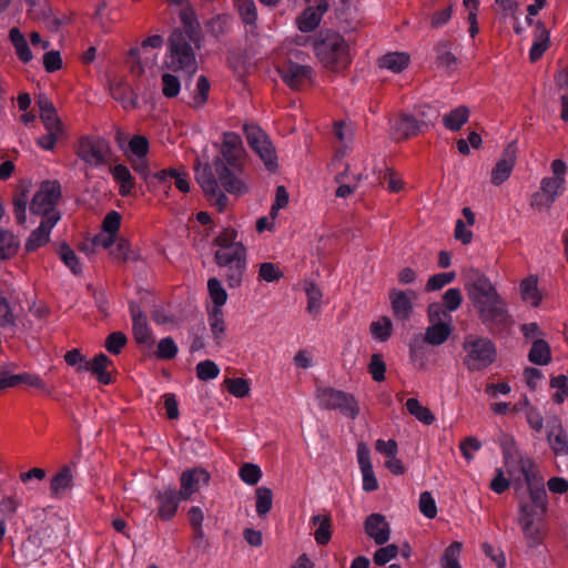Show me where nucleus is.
<instances>
[{"label": "nucleus", "instance_id": "412c9836", "mask_svg": "<svg viewBox=\"0 0 568 568\" xmlns=\"http://www.w3.org/2000/svg\"><path fill=\"white\" fill-rule=\"evenodd\" d=\"M333 133L338 144L335 148V154L332 165H336L349 152L353 142V129L344 121H337L333 125Z\"/></svg>", "mask_w": 568, "mask_h": 568}, {"label": "nucleus", "instance_id": "1a4fd4ad", "mask_svg": "<svg viewBox=\"0 0 568 568\" xmlns=\"http://www.w3.org/2000/svg\"><path fill=\"white\" fill-rule=\"evenodd\" d=\"M195 180L202 187L207 200L217 207L220 212H223L227 204V196L220 189V180L216 172L210 164L205 163L203 166L199 165L195 168Z\"/></svg>", "mask_w": 568, "mask_h": 568}, {"label": "nucleus", "instance_id": "ea45409f", "mask_svg": "<svg viewBox=\"0 0 568 568\" xmlns=\"http://www.w3.org/2000/svg\"><path fill=\"white\" fill-rule=\"evenodd\" d=\"M537 28L539 31L537 40L532 43L530 50H529V59L531 62L538 61L545 51L548 48L549 43V31L546 29L545 24L542 22L537 23Z\"/></svg>", "mask_w": 568, "mask_h": 568}, {"label": "nucleus", "instance_id": "58836bf2", "mask_svg": "<svg viewBox=\"0 0 568 568\" xmlns=\"http://www.w3.org/2000/svg\"><path fill=\"white\" fill-rule=\"evenodd\" d=\"M547 439L555 455H568V435L564 428H551L547 434Z\"/></svg>", "mask_w": 568, "mask_h": 568}, {"label": "nucleus", "instance_id": "c756f323", "mask_svg": "<svg viewBox=\"0 0 568 568\" xmlns=\"http://www.w3.org/2000/svg\"><path fill=\"white\" fill-rule=\"evenodd\" d=\"M409 55L404 52H389L378 59V67L393 73H400L409 64Z\"/></svg>", "mask_w": 568, "mask_h": 568}, {"label": "nucleus", "instance_id": "b1692460", "mask_svg": "<svg viewBox=\"0 0 568 568\" xmlns=\"http://www.w3.org/2000/svg\"><path fill=\"white\" fill-rule=\"evenodd\" d=\"M109 90L111 97L115 101L120 102L125 110L138 106V95L125 81L120 79L111 80L109 83Z\"/></svg>", "mask_w": 568, "mask_h": 568}, {"label": "nucleus", "instance_id": "4c0bfd02", "mask_svg": "<svg viewBox=\"0 0 568 568\" xmlns=\"http://www.w3.org/2000/svg\"><path fill=\"white\" fill-rule=\"evenodd\" d=\"M452 328L449 324L439 322L428 326L425 332V342L429 345H442L449 337Z\"/></svg>", "mask_w": 568, "mask_h": 568}, {"label": "nucleus", "instance_id": "20e7f679", "mask_svg": "<svg viewBox=\"0 0 568 568\" xmlns=\"http://www.w3.org/2000/svg\"><path fill=\"white\" fill-rule=\"evenodd\" d=\"M314 51L326 68H345L351 63L348 43L337 32L329 30L322 32L314 42Z\"/></svg>", "mask_w": 568, "mask_h": 568}, {"label": "nucleus", "instance_id": "c9c22d12", "mask_svg": "<svg viewBox=\"0 0 568 568\" xmlns=\"http://www.w3.org/2000/svg\"><path fill=\"white\" fill-rule=\"evenodd\" d=\"M9 39L14 47L18 59L23 63L30 62L33 55L23 33L18 28H12L9 31Z\"/></svg>", "mask_w": 568, "mask_h": 568}, {"label": "nucleus", "instance_id": "6ab92c4d", "mask_svg": "<svg viewBox=\"0 0 568 568\" xmlns=\"http://www.w3.org/2000/svg\"><path fill=\"white\" fill-rule=\"evenodd\" d=\"M59 220L60 215L42 217L40 225L31 232L27 240L24 244L26 251L31 253L45 245L50 240L51 230L54 227Z\"/></svg>", "mask_w": 568, "mask_h": 568}, {"label": "nucleus", "instance_id": "f704fd0d", "mask_svg": "<svg viewBox=\"0 0 568 568\" xmlns=\"http://www.w3.org/2000/svg\"><path fill=\"white\" fill-rule=\"evenodd\" d=\"M469 119V109L465 105H459L443 116V124L446 129L456 132L462 129V126Z\"/></svg>", "mask_w": 568, "mask_h": 568}, {"label": "nucleus", "instance_id": "dca6fc26", "mask_svg": "<svg viewBox=\"0 0 568 568\" xmlns=\"http://www.w3.org/2000/svg\"><path fill=\"white\" fill-rule=\"evenodd\" d=\"M278 71L283 82L294 90H300L313 75V69L310 65L292 61L283 65Z\"/></svg>", "mask_w": 568, "mask_h": 568}, {"label": "nucleus", "instance_id": "c85d7f7f", "mask_svg": "<svg viewBox=\"0 0 568 568\" xmlns=\"http://www.w3.org/2000/svg\"><path fill=\"white\" fill-rule=\"evenodd\" d=\"M246 258V248L244 245L229 246L227 248L217 250L214 253V262L219 267H225Z\"/></svg>", "mask_w": 568, "mask_h": 568}, {"label": "nucleus", "instance_id": "4468645a", "mask_svg": "<svg viewBox=\"0 0 568 568\" xmlns=\"http://www.w3.org/2000/svg\"><path fill=\"white\" fill-rule=\"evenodd\" d=\"M519 463L520 473L524 477L529 496H532L536 501L541 503L546 490L544 479L539 475L535 463L529 458L520 459Z\"/></svg>", "mask_w": 568, "mask_h": 568}, {"label": "nucleus", "instance_id": "a19ab883", "mask_svg": "<svg viewBox=\"0 0 568 568\" xmlns=\"http://www.w3.org/2000/svg\"><path fill=\"white\" fill-rule=\"evenodd\" d=\"M225 268V280L230 288H236L242 285L244 274L247 270V258H242V262L233 265H227Z\"/></svg>", "mask_w": 568, "mask_h": 568}, {"label": "nucleus", "instance_id": "2eb2a0df", "mask_svg": "<svg viewBox=\"0 0 568 568\" xmlns=\"http://www.w3.org/2000/svg\"><path fill=\"white\" fill-rule=\"evenodd\" d=\"M517 158L516 142H511L503 151L501 158L494 166L490 175L491 184L498 186L503 184L510 176Z\"/></svg>", "mask_w": 568, "mask_h": 568}, {"label": "nucleus", "instance_id": "8fccbe9b", "mask_svg": "<svg viewBox=\"0 0 568 568\" xmlns=\"http://www.w3.org/2000/svg\"><path fill=\"white\" fill-rule=\"evenodd\" d=\"M406 408L410 415L424 425H430L435 420L434 414L425 406H422L416 398H408Z\"/></svg>", "mask_w": 568, "mask_h": 568}, {"label": "nucleus", "instance_id": "e2e57ef3", "mask_svg": "<svg viewBox=\"0 0 568 568\" xmlns=\"http://www.w3.org/2000/svg\"><path fill=\"white\" fill-rule=\"evenodd\" d=\"M318 14L313 12V8H307L297 20L298 30L308 33L314 31L321 23Z\"/></svg>", "mask_w": 568, "mask_h": 568}, {"label": "nucleus", "instance_id": "69168bd1", "mask_svg": "<svg viewBox=\"0 0 568 568\" xmlns=\"http://www.w3.org/2000/svg\"><path fill=\"white\" fill-rule=\"evenodd\" d=\"M111 255L120 262L136 260V255L131 248L130 243L124 239H120L116 242L115 246L111 250Z\"/></svg>", "mask_w": 568, "mask_h": 568}, {"label": "nucleus", "instance_id": "f3484780", "mask_svg": "<svg viewBox=\"0 0 568 568\" xmlns=\"http://www.w3.org/2000/svg\"><path fill=\"white\" fill-rule=\"evenodd\" d=\"M364 530L378 546L385 545L390 538V526L382 514H371L364 521Z\"/></svg>", "mask_w": 568, "mask_h": 568}, {"label": "nucleus", "instance_id": "e433bc0d", "mask_svg": "<svg viewBox=\"0 0 568 568\" xmlns=\"http://www.w3.org/2000/svg\"><path fill=\"white\" fill-rule=\"evenodd\" d=\"M311 523L317 526L314 532V539L320 546L329 542L332 538L331 531V516L329 515H315L311 518Z\"/></svg>", "mask_w": 568, "mask_h": 568}, {"label": "nucleus", "instance_id": "5fc2aeb1", "mask_svg": "<svg viewBox=\"0 0 568 568\" xmlns=\"http://www.w3.org/2000/svg\"><path fill=\"white\" fill-rule=\"evenodd\" d=\"M181 22L182 28H176L173 31L185 32L189 36L201 38L200 37V23L193 11L183 10L181 12Z\"/></svg>", "mask_w": 568, "mask_h": 568}, {"label": "nucleus", "instance_id": "6e6552de", "mask_svg": "<svg viewBox=\"0 0 568 568\" xmlns=\"http://www.w3.org/2000/svg\"><path fill=\"white\" fill-rule=\"evenodd\" d=\"M320 405L328 409H338L343 415L355 418L358 404L353 395L333 387H318L316 390Z\"/></svg>", "mask_w": 568, "mask_h": 568}, {"label": "nucleus", "instance_id": "0e129e2a", "mask_svg": "<svg viewBox=\"0 0 568 568\" xmlns=\"http://www.w3.org/2000/svg\"><path fill=\"white\" fill-rule=\"evenodd\" d=\"M132 169L149 184L156 182L154 174L151 172L146 158L129 156Z\"/></svg>", "mask_w": 568, "mask_h": 568}, {"label": "nucleus", "instance_id": "49530a36", "mask_svg": "<svg viewBox=\"0 0 568 568\" xmlns=\"http://www.w3.org/2000/svg\"><path fill=\"white\" fill-rule=\"evenodd\" d=\"M207 292L212 300V308L222 310V306L227 301V292L223 287L221 281L216 277H211L207 281Z\"/></svg>", "mask_w": 568, "mask_h": 568}, {"label": "nucleus", "instance_id": "cd10ccee", "mask_svg": "<svg viewBox=\"0 0 568 568\" xmlns=\"http://www.w3.org/2000/svg\"><path fill=\"white\" fill-rule=\"evenodd\" d=\"M21 384L38 388H42L44 386L43 381L39 376L29 373L13 375H8L6 373L0 374V390L8 387H16Z\"/></svg>", "mask_w": 568, "mask_h": 568}, {"label": "nucleus", "instance_id": "423d86ee", "mask_svg": "<svg viewBox=\"0 0 568 568\" xmlns=\"http://www.w3.org/2000/svg\"><path fill=\"white\" fill-rule=\"evenodd\" d=\"M243 132L251 150L270 173L278 170V156L270 135L256 123H244Z\"/></svg>", "mask_w": 568, "mask_h": 568}, {"label": "nucleus", "instance_id": "5701e85b", "mask_svg": "<svg viewBox=\"0 0 568 568\" xmlns=\"http://www.w3.org/2000/svg\"><path fill=\"white\" fill-rule=\"evenodd\" d=\"M392 134L396 140L409 139L420 131L419 122L409 114H399L390 122Z\"/></svg>", "mask_w": 568, "mask_h": 568}, {"label": "nucleus", "instance_id": "473e14b6", "mask_svg": "<svg viewBox=\"0 0 568 568\" xmlns=\"http://www.w3.org/2000/svg\"><path fill=\"white\" fill-rule=\"evenodd\" d=\"M528 359L535 365L544 366L549 364L551 361V349L548 342L544 338H536L528 353Z\"/></svg>", "mask_w": 568, "mask_h": 568}, {"label": "nucleus", "instance_id": "f03ea898", "mask_svg": "<svg viewBox=\"0 0 568 568\" xmlns=\"http://www.w3.org/2000/svg\"><path fill=\"white\" fill-rule=\"evenodd\" d=\"M222 158L213 162L221 186L233 195H242L248 192V187L242 179L244 171V148L241 136L235 132H224L221 146Z\"/></svg>", "mask_w": 568, "mask_h": 568}, {"label": "nucleus", "instance_id": "bf43d9fd", "mask_svg": "<svg viewBox=\"0 0 568 568\" xmlns=\"http://www.w3.org/2000/svg\"><path fill=\"white\" fill-rule=\"evenodd\" d=\"M126 335L121 331H116L112 332L106 336L104 347L110 354L119 355L122 352L123 347L126 345Z\"/></svg>", "mask_w": 568, "mask_h": 568}, {"label": "nucleus", "instance_id": "0eeeda50", "mask_svg": "<svg viewBox=\"0 0 568 568\" xmlns=\"http://www.w3.org/2000/svg\"><path fill=\"white\" fill-rule=\"evenodd\" d=\"M529 501L520 500L519 505V524L521 529L528 539V545L530 547L537 545L538 542V527L535 521L540 519L541 516L546 513L547 509V493L545 491V496L541 503H538L534 499L532 496H529Z\"/></svg>", "mask_w": 568, "mask_h": 568}, {"label": "nucleus", "instance_id": "9b49d317", "mask_svg": "<svg viewBox=\"0 0 568 568\" xmlns=\"http://www.w3.org/2000/svg\"><path fill=\"white\" fill-rule=\"evenodd\" d=\"M77 155L90 166L99 168L108 162L110 145L99 136H82L79 140Z\"/></svg>", "mask_w": 568, "mask_h": 568}, {"label": "nucleus", "instance_id": "bb28decb", "mask_svg": "<svg viewBox=\"0 0 568 568\" xmlns=\"http://www.w3.org/2000/svg\"><path fill=\"white\" fill-rule=\"evenodd\" d=\"M154 179L156 183L168 187H170L169 181L174 179V185L180 192L187 193L190 191L187 174L185 172H179L174 168L164 169L154 173Z\"/></svg>", "mask_w": 568, "mask_h": 568}, {"label": "nucleus", "instance_id": "774afa93", "mask_svg": "<svg viewBox=\"0 0 568 568\" xmlns=\"http://www.w3.org/2000/svg\"><path fill=\"white\" fill-rule=\"evenodd\" d=\"M462 549V544L454 541L446 550L442 558L443 568H462L458 564V555Z\"/></svg>", "mask_w": 568, "mask_h": 568}, {"label": "nucleus", "instance_id": "72a5a7b5", "mask_svg": "<svg viewBox=\"0 0 568 568\" xmlns=\"http://www.w3.org/2000/svg\"><path fill=\"white\" fill-rule=\"evenodd\" d=\"M373 173L379 183L387 182V190L397 193L403 189V181L397 176L396 172L388 168L385 163L382 166L375 165Z\"/></svg>", "mask_w": 568, "mask_h": 568}, {"label": "nucleus", "instance_id": "c03bdc74", "mask_svg": "<svg viewBox=\"0 0 568 568\" xmlns=\"http://www.w3.org/2000/svg\"><path fill=\"white\" fill-rule=\"evenodd\" d=\"M72 473L70 466H63L60 471L51 479V493L59 496L72 486Z\"/></svg>", "mask_w": 568, "mask_h": 568}, {"label": "nucleus", "instance_id": "4be33fe9", "mask_svg": "<svg viewBox=\"0 0 568 568\" xmlns=\"http://www.w3.org/2000/svg\"><path fill=\"white\" fill-rule=\"evenodd\" d=\"M452 41L446 39L439 40L434 47L436 67L448 74L455 72L459 64V60L452 52Z\"/></svg>", "mask_w": 568, "mask_h": 568}, {"label": "nucleus", "instance_id": "79ce46f5", "mask_svg": "<svg viewBox=\"0 0 568 568\" xmlns=\"http://www.w3.org/2000/svg\"><path fill=\"white\" fill-rule=\"evenodd\" d=\"M209 325L213 335L214 341L217 345H221L225 334V321L224 313L219 308H211L209 311Z\"/></svg>", "mask_w": 568, "mask_h": 568}, {"label": "nucleus", "instance_id": "3c124183", "mask_svg": "<svg viewBox=\"0 0 568 568\" xmlns=\"http://www.w3.org/2000/svg\"><path fill=\"white\" fill-rule=\"evenodd\" d=\"M369 331L375 339L379 342H386L392 336V321L387 316H383L378 321H375L371 324Z\"/></svg>", "mask_w": 568, "mask_h": 568}, {"label": "nucleus", "instance_id": "680f3d73", "mask_svg": "<svg viewBox=\"0 0 568 568\" xmlns=\"http://www.w3.org/2000/svg\"><path fill=\"white\" fill-rule=\"evenodd\" d=\"M59 256L61 261L65 264V266L69 267L73 274H79L81 272L79 258L74 251L67 243L61 244L59 250Z\"/></svg>", "mask_w": 568, "mask_h": 568}, {"label": "nucleus", "instance_id": "09e8293b", "mask_svg": "<svg viewBox=\"0 0 568 568\" xmlns=\"http://www.w3.org/2000/svg\"><path fill=\"white\" fill-rule=\"evenodd\" d=\"M8 290L0 285V326L12 327L16 324V317L13 315L10 303L8 302Z\"/></svg>", "mask_w": 568, "mask_h": 568}, {"label": "nucleus", "instance_id": "052dcab7", "mask_svg": "<svg viewBox=\"0 0 568 568\" xmlns=\"http://www.w3.org/2000/svg\"><path fill=\"white\" fill-rule=\"evenodd\" d=\"M162 81V93L168 99L178 97L181 91L180 79L171 73H163L161 77Z\"/></svg>", "mask_w": 568, "mask_h": 568}, {"label": "nucleus", "instance_id": "7ed1b4c3", "mask_svg": "<svg viewBox=\"0 0 568 568\" xmlns=\"http://www.w3.org/2000/svg\"><path fill=\"white\" fill-rule=\"evenodd\" d=\"M200 39L185 32L173 31L169 38L168 68L173 71L194 73L197 69L195 48Z\"/></svg>", "mask_w": 568, "mask_h": 568}, {"label": "nucleus", "instance_id": "7c9ffc66", "mask_svg": "<svg viewBox=\"0 0 568 568\" xmlns=\"http://www.w3.org/2000/svg\"><path fill=\"white\" fill-rule=\"evenodd\" d=\"M235 6L242 21L246 26V32L254 34L257 20V10L254 0H235Z\"/></svg>", "mask_w": 568, "mask_h": 568}, {"label": "nucleus", "instance_id": "a211bd4d", "mask_svg": "<svg viewBox=\"0 0 568 568\" xmlns=\"http://www.w3.org/2000/svg\"><path fill=\"white\" fill-rule=\"evenodd\" d=\"M210 475L205 469L193 468L187 469L181 475V489L179 493L180 498L187 500L195 491H197L201 485L209 483Z\"/></svg>", "mask_w": 568, "mask_h": 568}, {"label": "nucleus", "instance_id": "f257e3e1", "mask_svg": "<svg viewBox=\"0 0 568 568\" xmlns=\"http://www.w3.org/2000/svg\"><path fill=\"white\" fill-rule=\"evenodd\" d=\"M465 287L481 323L494 334L508 332L514 320L506 302L490 280L485 274L471 270L467 275Z\"/></svg>", "mask_w": 568, "mask_h": 568}, {"label": "nucleus", "instance_id": "2f4dec72", "mask_svg": "<svg viewBox=\"0 0 568 568\" xmlns=\"http://www.w3.org/2000/svg\"><path fill=\"white\" fill-rule=\"evenodd\" d=\"M112 178L119 184V193L128 196L134 189V178L124 164H116L111 170Z\"/></svg>", "mask_w": 568, "mask_h": 568}, {"label": "nucleus", "instance_id": "393cba45", "mask_svg": "<svg viewBox=\"0 0 568 568\" xmlns=\"http://www.w3.org/2000/svg\"><path fill=\"white\" fill-rule=\"evenodd\" d=\"M155 498L160 504L158 514L162 519L165 520L171 519L175 515L179 507V501L182 500L179 493L173 488L159 490Z\"/></svg>", "mask_w": 568, "mask_h": 568}, {"label": "nucleus", "instance_id": "39448f33", "mask_svg": "<svg viewBox=\"0 0 568 568\" xmlns=\"http://www.w3.org/2000/svg\"><path fill=\"white\" fill-rule=\"evenodd\" d=\"M463 363L469 372L484 371L497 358L496 345L488 337L468 335L463 343Z\"/></svg>", "mask_w": 568, "mask_h": 568}, {"label": "nucleus", "instance_id": "338daca9", "mask_svg": "<svg viewBox=\"0 0 568 568\" xmlns=\"http://www.w3.org/2000/svg\"><path fill=\"white\" fill-rule=\"evenodd\" d=\"M195 371L196 377L201 381L214 379L220 374L219 366L211 359H205L197 363Z\"/></svg>", "mask_w": 568, "mask_h": 568}, {"label": "nucleus", "instance_id": "13d9d810", "mask_svg": "<svg viewBox=\"0 0 568 568\" xmlns=\"http://www.w3.org/2000/svg\"><path fill=\"white\" fill-rule=\"evenodd\" d=\"M210 87V81L205 75H201L197 79L196 91L193 95V101L190 103L192 108L200 109L206 103L209 99Z\"/></svg>", "mask_w": 568, "mask_h": 568}, {"label": "nucleus", "instance_id": "6e6d98bb", "mask_svg": "<svg viewBox=\"0 0 568 568\" xmlns=\"http://www.w3.org/2000/svg\"><path fill=\"white\" fill-rule=\"evenodd\" d=\"M256 495V513L258 516H265L273 505V493L267 487H258L255 491Z\"/></svg>", "mask_w": 568, "mask_h": 568}, {"label": "nucleus", "instance_id": "864d4df0", "mask_svg": "<svg viewBox=\"0 0 568 568\" xmlns=\"http://www.w3.org/2000/svg\"><path fill=\"white\" fill-rule=\"evenodd\" d=\"M150 150L149 140L144 135H133L128 144L126 156L146 158Z\"/></svg>", "mask_w": 568, "mask_h": 568}, {"label": "nucleus", "instance_id": "a878e982", "mask_svg": "<svg viewBox=\"0 0 568 568\" xmlns=\"http://www.w3.org/2000/svg\"><path fill=\"white\" fill-rule=\"evenodd\" d=\"M20 246V239L12 231L0 226V264L16 257Z\"/></svg>", "mask_w": 568, "mask_h": 568}, {"label": "nucleus", "instance_id": "de8ad7c7", "mask_svg": "<svg viewBox=\"0 0 568 568\" xmlns=\"http://www.w3.org/2000/svg\"><path fill=\"white\" fill-rule=\"evenodd\" d=\"M304 291L307 297V311L311 314H317L321 311L322 306V291L321 288L311 281H306L304 285Z\"/></svg>", "mask_w": 568, "mask_h": 568}, {"label": "nucleus", "instance_id": "9d476101", "mask_svg": "<svg viewBox=\"0 0 568 568\" xmlns=\"http://www.w3.org/2000/svg\"><path fill=\"white\" fill-rule=\"evenodd\" d=\"M60 196V183L58 181H44L32 197L30 204L31 213L41 215L42 217L59 215V213L54 211V207Z\"/></svg>", "mask_w": 568, "mask_h": 568}, {"label": "nucleus", "instance_id": "37998d69", "mask_svg": "<svg viewBox=\"0 0 568 568\" xmlns=\"http://www.w3.org/2000/svg\"><path fill=\"white\" fill-rule=\"evenodd\" d=\"M207 32L214 38L227 34L232 29V18L229 14H217L206 23Z\"/></svg>", "mask_w": 568, "mask_h": 568}, {"label": "nucleus", "instance_id": "4d7b16f0", "mask_svg": "<svg viewBox=\"0 0 568 568\" xmlns=\"http://www.w3.org/2000/svg\"><path fill=\"white\" fill-rule=\"evenodd\" d=\"M179 352V347L175 341L171 336L163 337L158 343V348L155 352V356L159 359H173Z\"/></svg>", "mask_w": 568, "mask_h": 568}, {"label": "nucleus", "instance_id": "a18cd8bd", "mask_svg": "<svg viewBox=\"0 0 568 568\" xmlns=\"http://www.w3.org/2000/svg\"><path fill=\"white\" fill-rule=\"evenodd\" d=\"M520 294L525 302L531 306H538L541 297L537 286V278L529 276L523 280L520 283Z\"/></svg>", "mask_w": 568, "mask_h": 568}, {"label": "nucleus", "instance_id": "f8f14e48", "mask_svg": "<svg viewBox=\"0 0 568 568\" xmlns=\"http://www.w3.org/2000/svg\"><path fill=\"white\" fill-rule=\"evenodd\" d=\"M417 293L412 290L402 291L393 288L389 292V302L393 315L398 321H408L413 313V304Z\"/></svg>", "mask_w": 568, "mask_h": 568}, {"label": "nucleus", "instance_id": "aec40b11", "mask_svg": "<svg viewBox=\"0 0 568 568\" xmlns=\"http://www.w3.org/2000/svg\"><path fill=\"white\" fill-rule=\"evenodd\" d=\"M110 366H113L112 359H110L104 353H99L92 359L80 365L78 367V372H91L97 376L100 384L110 385L113 383L112 375L108 371Z\"/></svg>", "mask_w": 568, "mask_h": 568}, {"label": "nucleus", "instance_id": "ddd939ff", "mask_svg": "<svg viewBox=\"0 0 568 568\" xmlns=\"http://www.w3.org/2000/svg\"><path fill=\"white\" fill-rule=\"evenodd\" d=\"M129 310L132 317V329L135 342L141 346L152 347L154 339L152 329L148 324L146 315L134 303H130Z\"/></svg>", "mask_w": 568, "mask_h": 568}, {"label": "nucleus", "instance_id": "603ef678", "mask_svg": "<svg viewBox=\"0 0 568 568\" xmlns=\"http://www.w3.org/2000/svg\"><path fill=\"white\" fill-rule=\"evenodd\" d=\"M565 182V178H544L540 182V190L545 192L550 202L554 203L556 197L562 193Z\"/></svg>", "mask_w": 568, "mask_h": 568}]
</instances>
